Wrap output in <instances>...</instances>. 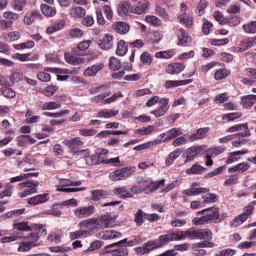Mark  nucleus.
<instances>
[{
	"label": "nucleus",
	"instance_id": "obj_1",
	"mask_svg": "<svg viewBox=\"0 0 256 256\" xmlns=\"http://www.w3.org/2000/svg\"><path fill=\"white\" fill-rule=\"evenodd\" d=\"M202 217H196L192 220L193 225H209V223H221V212L217 207L206 208L202 211H199L197 215H203Z\"/></svg>",
	"mask_w": 256,
	"mask_h": 256
},
{
	"label": "nucleus",
	"instance_id": "obj_2",
	"mask_svg": "<svg viewBox=\"0 0 256 256\" xmlns=\"http://www.w3.org/2000/svg\"><path fill=\"white\" fill-rule=\"evenodd\" d=\"M111 253L112 256H128L129 250L127 249V238L121 241L109 244L100 252V256H107Z\"/></svg>",
	"mask_w": 256,
	"mask_h": 256
},
{
	"label": "nucleus",
	"instance_id": "obj_3",
	"mask_svg": "<svg viewBox=\"0 0 256 256\" xmlns=\"http://www.w3.org/2000/svg\"><path fill=\"white\" fill-rule=\"evenodd\" d=\"M186 239L211 241L213 239V232L211 230L189 228L186 230Z\"/></svg>",
	"mask_w": 256,
	"mask_h": 256
},
{
	"label": "nucleus",
	"instance_id": "obj_4",
	"mask_svg": "<svg viewBox=\"0 0 256 256\" xmlns=\"http://www.w3.org/2000/svg\"><path fill=\"white\" fill-rule=\"evenodd\" d=\"M3 19L0 16V31H11L13 29V22L18 21L19 14L11 11H5L2 14Z\"/></svg>",
	"mask_w": 256,
	"mask_h": 256
},
{
	"label": "nucleus",
	"instance_id": "obj_5",
	"mask_svg": "<svg viewBox=\"0 0 256 256\" xmlns=\"http://www.w3.org/2000/svg\"><path fill=\"white\" fill-rule=\"evenodd\" d=\"M138 184L141 185L140 189L145 191V193H153V191H157L159 187H165V180H160L158 182H154L149 178H141L138 181Z\"/></svg>",
	"mask_w": 256,
	"mask_h": 256
},
{
	"label": "nucleus",
	"instance_id": "obj_6",
	"mask_svg": "<svg viewBox=\"0 0 256 256\" xmlns=\"http://www.w3.org/2000/svg\"><path fill=\"white\" fill-rule=\"evenodd\" d=\"M134 173H135L134 167H125V168L110 172L109 179L111 181H125V179H129V177H131V175H133Z\"/></svg>",
	"mask_w": 256,
	"mask_h": 256
},
{
	"label": "nucleus",
	"instance_id": "obj_7",
	"mask_svg": "<svg viewBox=\"0 0 256 256\" xmlns=\"http://www.w3.org/2000/svg\"><path fill=\"white\" fill-rule=\"evenodd\" d=\"M80 229H83L86 232V235L89 237L94 231H100L99 225L97 224V219L95 217L88 218L78 224Z\"/></svg>",
	"mask_w": 256,
	"mask_h": 256
},
{
	"label": "nucleus",
	"instance_id": "obj_8",
	"mask_svg": "<svg viewBox=\"0 0 256 256\" xmlns=\"http://www.w3.org/2000/svg\"><path fill=\"white\" fill-rule=\"evenodd\" d=\"M227 133H237L234 135V139L236 137H249L251 135V131H249V124H237L232 127H229Z\"/></svg>",
	"mask_w": 256,
	"mask_h": 256
},
{
	"label": "nucleus",
	"instance_id": "obj_9",
	"mask_svg": "<svg viewBox=\"0 0 256 256\" xmlns=\"http://www.w3.org/2000/svg\"><path fill=\"white\" fill-rule=\"evenodd\" d=\"M62 143L65 147L69 148V152L72 153V155H75V153L79 151V148L85 145V142L81 140V137L66 139Z\"/></svg>",
	"mask_w": 256,
	"mask_h": 256
},
{
	"label": "nucleus",
	"instance_id": "obj_10",
	"mask_svg": "<svg viewBox=\"0 0 256 256\" xmlns=\"http://www.w3.org/2000/svg\"><path fill=\"white\" fill-rule=\"evenodd\" d=\"M205 247L213 248L215 247V243L203 241V242L192 244L191 246L192 255H196V256L207 255V250L203 249Z\"/></svg>",
	"mask_w": 256,
	"mask_h": 256
},
{
	"label": "nucleus",
	"instance_id": "obj_11",
	"mask_svg": "<svg viewBox=\"0 0 256 256\" xmlns=\"http://www.w3.org/2000/svg\"><path fill=\"white\" fill-rule=\"evenodd\" d=\"M159 103H160L159 108L151 112V115H154V117H156V118L163 117V116L167 115V112L170 109L168 98L160 99Z\"/></svg>",
	"mask_w": 256,
	"mask_h": 256
},
{
	"label": "nucleus",
	"instance_id": "obj_12",
	"mask_svg": "<svg viewBox=\"0 0 256 256\" xmlns=\"http://www.w3.org/2000/svg\"><path fill=\"white\" fill-rule=\"evenodd\" d=\"M95 213V206H84L74 210V215L77 219H85V217H91Z\"/></svg>",
	"mask_w": 256,
	"mask_h": 256
},
{
	"label": "nucleus",
	"instance_id": "obj_13",
	"mask_svg": "<svg viewBox=\"0 0 256 256\" xmlns=\"http://www.w3.org/2000/svg\"><path fill=\"white\" fill-rule=\"evenodd\" d=\"M96 218V223L98 224V229L101 231V229H107L110 225H113V216L111 214L107 213L104 215H100Z\"/></svg>",
	"mask_w": 256,
	"mask_h": 256
},
{
	"label": "nucleus",
	"instance_id": "obj_14",
	"mask_svg": "<svg viewBox=\"0 0 256 256\" xmlns=\"http://www.w3.org/2000/svg\"><path fill=\"white\" fill-rule=\"evenodd\" d=\"M203 151V147L201 146H192L184 151V155L186 157L184 163H191V161L195 160V157L199 155Z\"/></svg>",
	"mask_w": 256,
	"mask_h": 256
},
{
	"label": "nucleus",
	"instance_id": "obj_15",
	"mask_svg": "<svg viewBox=\"0 0 256 256\" xmlns=\"http://www.w3.org/2000/svg\"><path fill=\"white\" fill-rule=\"evenodd\" d=\"M38 229L39 231L37 233L32 232L30 235L24 237L32 247H35V243L39 241V235H47V229H45L43 225L39 226Z\"/></svg>",
	"mask_w": 256,
	"mask_h": 256
},
{
	"label": "nucleus",
	"instance_id": "obj_16",
	"mask_svg": "<svg viewBox=\"0 0 256 256\" xmlns=\"http://www.w3.org/2000/svg\"><path fill=\"white\" fill-rule=\"evenodd\" d=\"M211 131V128L209 127H204V128H199L198 130H195L192 134L188 136V139L193 143V141H197L199 139H205L207 137V133Z\"/></svg>",
	"mask_w": 256,
	"mask_h": 256
},
{
	"label": "nucleus",
	"instance_id": "obj_17",
	"mask_svg": "<svg viewBox=\"0 0 256 256\" xmlns=\"http://www.w3.org/2000/svg\"><path fill=\"white\" fill-rule=\"evenodd\" d=\"M149 9V2L146 0H141L138 4L131 6L130 13H134L135 15H143Z\"/></svg>",
	"mask_w": 256,
	"mask_h": 256
},
{
	"label": "nucleus",
	"instance_id": "obj_18",
	"mask_svg": "<svg viewBox=\"0 0 256 256\" xmlns=\"http://www.w3.org/2000/svg\"><path fill=\"white\" fill-rule=\"evenodd\" d=\"M91 43H93V41L91 40H85L80 42L77 47L73 48L72 53H74L78 57H83V55H85V51H87V49L91 47Z\"/></svg>",
	"mask_w": 256,
	"mask_h": 256
},
{
	"label": "nucleus",
	"instance_id": "obj_19",
	"mask_svg": "<svg viewBox=\"0 0 256 256\" xmlns=\"http://www.w3.org/2000/svg\"><path fill=\"white\" fill-rule=\"evenodd\" d=\"M168 75H179L182 71H185V64L183 63H171L165 68Z\"/></svg>",
	"mask_w": 256,
	"mask_h": 256
},
{
	"label": "nucleus",
	"instance_id": "obj_20",
	"mask_svg": "<svg viewBox=\"0 0 256 256\" xmlns=\"http://www.w3.org/2000/svg\"><path fill=\"white\" fill-rule=\"evenodd\" d=\"M201 193H209V189L197 188V183H193L192 188L183 191V195H187L188 197H195L201 195Z\"/></svg>",
	"mask_w": 256,
	"mask_h": 256
},
{
	"label": "nucleus",
	"instance_id": "obj_21",
	"mask_svg": "<svg viewBox=\"0 0 256 256\" xmlns=\"http://www.w3.org/2000/svg\"><path fill=\"white\" fill-rule=\"evenodd\" d=\"M98 44L101 47V49L108 51V49H111V47H113V36L105 34L99 39Z\"/></svg>",
	"mask_w": 256,
	"mask_h": 256
},
{
	"label": "nucleus",
	"instance_id": "obj_22",
	"mask_svg": "<svg viewBox=\"0 0 256 256\" xmlns=\"http://www.w3.org/2000/svg\"><path fill=\"white\" fill-rule=\"evenodd\" d=\"M64 59L69 65H83L85 63V58L73 56L69 52L64 53Z\"/></svg>",
	"mask_w": 256,
	"mask_h": 256
},
{
	"label": "nucleus",
	"instance_id": "obj_23",
	"mask_svg": "<svg viewBox=\"0 0 256 256\" xmlns=\"http://www.w3.org/2000/svg\"><path fill=\"white\" fill-rule=\"evenodd\" d=\"M101 239H104L105 241L111 240V239H121L122 235L121 232H117L115 230H106L99 233Z\"/></svg>",
	"mask_w": 256,
	"mask_h": 256
},
{
	"label": "nucleus",
	"instance_id": "obj_24",
	"mask_svg": "<svg viewBox=\"0 0 256 256\" xmlns=\"http://www.w3.org/2000/svg\"><path fill=\"white\" fill-rule=\"evenodd\" d=\"M190 83H193V79L188 80H167L165 82V88L171 89L173 87H181L183 85H189Z\"/></svg>",
	"mask_w": 256,
	"mask_h": 256
},
{
	"label": "nucleus",
	"instance_id": "obj_25",
	"mask_svg": "<svg viewBox=\"0 0 256 256\" xmlns=\"http://www.w3.org/2000/svg\"><path fill=\"white\" fill-rule=\"evenodd\" d=\"M39 17H41V13H39V11L37 10L27 12L24 16V24L33 25V23H35V20L39 19Z\"/></svg>",
	"mask_w": 256,
	"mask_h": 256
},
{
	"label": "nucleus",
	"instance_id": "obj_26",
	"mask_svg": "<svg viewBox=\"0 0 256 256\" xmlns=\"http://www.w3.org/2000/svg\"><path fill=\"white\" fill-rule=\"evenodd\" d=\"M249 169H251V164L242 162L234 167L228 168V173H245V171H249Z\"/></svg>",
	"mask_w": 256,
	"mask_h": 256
},
{
	"label": "nucleus",
	"instance_id": "obj_27",
	"mask_svg": "<svg viewBox=\"0 0 256 256\" xmlns=\"http://www.w3.org/2000/svg\"><path fill=\"white\" fill-rule=\"evenodd\" d=\"M104 67L105 65L103 63L94 64L93 66L88 67L85 70L84 75L85 77H95V75H97V73L101 71Z\"/></svg>",
	"mask_w": 256,
	"mask_h": 256
},
{
	"label": "nucleus",
	"instance_id": "obj_28",
	"mask_svg": "<svg viewBox=\"0 0 256 256\" xmlns=\"http://www.w3.org/2000/svg\"><path fill=\"white\" fill-rule=\"evenodd\" d=\"M49 200V194H39L34 197H31L28 200L29 205H41V203H47Z\"/></svg>",
	"mask_w": 256,
	"mask_h": 256
},
{
	"label": "nucleus",
	"instance_id": "obj_29",
	"mask_svg": "<svg viewBox=\"0 0 256 256\" xmlns=\"http://www.w3.org/2000/svg\"><path fill=\"white\" fill-rule=\"evenodd\" d=\"M113 28L114 31H116V33H119L120 35H125L129 33V30L131 29L127 22H117L113 25Z\"/></svg>",
	"mask_w": 256,
	"mask_h": 256
},
{
	"label": "nucleus",
	"instance_id": "obj_30",
	"mask_svg": "<svg viewBox=\"0 0 256 256\" xmlns=\"http://www.w3.org/2000/svg\"><path fill=\"white\" fill-rule=\"evenodd\" d=\"M179 157H181V149H176L174 151H172L165 160V165L166 167H171V165H173V163H175L176 159H179Z\"/></svg>",
	"mask_w": 256,
	"mask_h": 256
},
{
	"label": "nucleus",
	"instance_id": "obj_31",
	"mask_svg": "<svg viewBox=\"0 0 256 256\" xmlns=\"http://www.w3.org/2000/svg\"><path fill=\"white\" fill-rule=\"evenodd\" d=\"M167 137L164 139V143H167V141H172V139H177L180 135H183V129L181 128H172L168 130Z\"/></svg>",
	"mask_w": 256,
	"mask_h": 256
},
{
	"label": "nucleus",
	"instance_id": "obj_32",
	"mask_svg": "<svg viewBox=\"0 0 256 256\" xmlns=\"http://www.w3.org/2000/svg\"><path fill=\"white\" fill-rule=\"evenodd\" d=\"M117 115H119V111H117V110H108V109L100 110L97 113L98 119H111V117H117Z\"/></svg>",
	"mask_w": 256,
	"mask_h": 256
},
{
	"label": "nucleus",
	"instance_id": "obj_33",
	"mask_svg": "<svg viewBox=\"0 0 256 256\" xmlns=\"http://www.w3.org/2000/svg\"><path fill=\"white\" fill-rule=\"evenodd\" d=\"M129 11H131V4H129V2H121L118 5L117 12L120 17H127L129 15Z\"/></svg>",
	"mask_w": 256,
	"mask_h": 256
},
{
	"label": "nucleus",
	"instance_id": "obj_34",
	"mask_svg": "<svg viewBox=\"0 0 256 256\" xmlns=\"http://www.w3.org/2000/svg\"><path fill=\"white\" fill-rule=\"evenodd\" d=\"M110 194L107 190H93L92 201H101V199H108Z\"/></svg>",
	"mask_w": 256,
	"mask_h": 256
},
{
	"label": "nucleus",
	"instance_id": "obj_35",
	"mask_svg": "<svg viewBox=\"0 0 256 256\" xmlns=\"http://www.w3.org/2000/svg\"><path fill=\"white\" fill-rule=\"evenodd\" d=\"M127 51H129V46H127V42H125V40L118 41L116 55H119V57H123L124 55H127Z\"/></svg>",
	"mask_w": 256,
	"mask_h": 256
},
{
	"label": "nucleus",
	"instance_id": "obj_36",
	"mask_svg": "<svg viewBox=\"0 0 256 256\" xmlns=\"http://www.w3.org/2000/svg\"><path fill=\"white\" fill-rule=\"evenodd\" d=\"M256 95H247L242 98L241 105L244 109H251L255 105Z\"/></svg>",
	"mask_w": 256,
	"mask_h": 256
},
{
	"label": "nucleus",
	"instance_id": "obj_37",
	"mask_svg": "<svg viewBox=\"0 0 256 256\" xmlns=\"http://www.w3.org/2000/svg\"><path fill=\"white\" fill-rule=\"evenodd\" d=\"M178 39H179V45H182L184 47L191 45V37H189V34H187L186 31L183 29L180 30Z\"/></svg>",
	"mask_w": 256,
	"mask_h": 256
},
{
	"label": "nucleus",
	"instance_id": "obj_38",
	"mask_svg": "<svg viewBox=\"0 0 256 256\" xmlns=\"http://www.w3.org/2000/svg\"><path fill=\"white\" fill-rule=\"evenodd\" d=\"M17 187H18V189H25V187H27V189H29L33 193H37V188L39 187V182H33V181L22 182V183L18 184Z\"/></svg>",
	"mask_w": 256,
	"mask_h": 256
},
{
	"label": "nucleus",
	"instance_id": "obj_39",
	"mask_svg": "<svg viewBox=\"0 0 256 256\" xmlns=\"http://www.w3.org/2000/svg\"><path fill=\"white\" fill-rule=\"evenodd\" d=\"M161 140L149 141L144 144H140L133 148L134 151H144L145 149H151V147H155V145H159Z\"/></svg>",
	"mask_w": 256,
	"mask_h": 256
},
{
	"label": "nucleus",
	"instance_id": "obj_40",
	"mask_svg": "<svg viewBox=\"0 0 256 256\" xmlns=\"http://www.w3.org/2000/svg\"><path fill=\"white\" fill-rule=\"evenodd\" d=\"M65 27V21L61 20L58 22H55L52 26L48 27L46 30V33L48 35H53V33H57V31H61Z\"/></svg>",
	"mask_w": 256,
	"mask_h": 256
},
{
	"label": "nucleus",
	"instance_id": "obj_41",
	"mask_svg": "<svg viewBox=\"0 0 256 256\" xmlns=\"http://www.w3.org/2000/svg\"><path fill=\"white\" fill-rule=\"evenodd\" d=\"M207 169L199 164L192 165L191 168H188L186 170L187 175H201V173H204Z\"/></svg>",
	"mask_w": 256,
	"mask_h": 256
},
{
	"label": "nucleus",
	"instance_id": "obj_42",
	"mask_svg": "<svg viewBox=\"0 0 256 256\" xmlns=\"http://www.w3.org/2000/svg\"><path fill=\"white\" fill-rule=\"evenodd\" d=\"M114 195H121V199L133 197V194L126 187H118L113 190Z\"/></svg>",
	"mask_w": 256,
	"mask_h": 256
},
{
	"label": "nucleus",
	"instance_id": "obj_43",
	"mask_svg": "<svg viewBox=\"0 0 256 256\" xmlns=\"http://www.w3.org/2000/svg\"><path fill=\"white\" fill-rule=\"evenodd\" d=\"M154 131H155V126L148 125L146 127L140 128V129H135L134 134L135 135H151V133H154Z\"/></svg>",
	"mask_w": 256,
	"mask_h": 256
},
{
	"label": "nucleus",
	"instance_id": "obj_44",
	"mask_svg": "<svg viewBox=\"0 0 256 256\" xmlns=\"http://www.w3.org/2000/svg\"><path fill=\"white\" fill-rule=\"evenodd\" d=\"M22 167H24V171H35V168H29L26 167V165H35V160L33 159V156L31 154H28L25 158L24 161L20 164Z\"/></svg>",
	"mask_w": 256,
	"mask_h": 256
},
{
	"label": "nucleus",
	"instance_id": "obj_45",
	"mask_svg": "<svg viewBox=\"0 0 256 256\" xmlns=\"http://www.w3.org/2000/svg\"><path fill=\"white\" fill-rule=\"evenodd\" d=\"M231 75V72L227 69H219L214 74V79L216 81H223V79H227Z\"/></svg>",
	"mask_w": 256,
	"mask_h": 256
},
{
	"label": "nucleus",
	"instance_id": "obj_46",
	"mask_svg": "<svg viewBox=\"0 0 256 256\" xmlns=\"http://www.w3.org/2000/svg\"><path fill=\"white\" fill-rule=\"evenodd\" d=\"M41 11H42L43 15H45L46 17H53V16L57 15V11L53 7H51L47 4L41 5Z\"/></svg>",
	"mask_w": 256,
	"mask_h": 256
},
{
	"label": "nucleus",
	"instance_id": "obj_47",
	"mask_svg": "<svg viewBox=\"0 0 256 256\" xmlns=\"http://www.w3.org/2000/svg\"><path fill=\"white\" fill-rule=\"evenodd\" d=\"M175 55V50L159 51L155 53L156 59H171Z\"/></svg>",
	"mask_w": 256,
	"mask_h": 256
},
{
	"label": "nucleus",
	"instance_id": "obj_48",
	"mask_svg": "<svg viewBox=\"0 0 256 256\" xmlns=\"http://www.w3.org/2000/svg\"><path fill=\"white\" fill-rule=\"evenodd\" d=\"M145 21L146 23H150V25H153V27H161V25H163V22L161 21V19L153 15H147L145 17Z\"/></svg>",
	"mask_w": 256,
	"mask_h": 256
},
{
	"label": "nucleus",
	"instance_id": "obj_49",
	"mask_svg": "<svg viewBox=\"0 0 256 256\" xmlns=\"http://www.w3.org/2000/svg\"><path fill=\"white\" fill-rule=\"evenodd\" d=\"M144 247L146 248L147 253H149V251H153V249H159V247L161 246V242H159L158 240H150L146 243H144Z\"/></svg>",
	"mask_w": 256,
	"mask_h": 256
},
{
	"label": "nucleus",
	"instance_id": "obj_50",
	"mask_svg": "<svg viewBox=\"0 0 256 256\" xmlns=\"http://www.w3.org/2000/svg\"><path fill=\"white\" fill-rule=\"evenodd\" d=\"M11 5L14 11H23L27 5V0H12Z\"/></svg>",
	"mask_w": 256,
	"mask_h": 256
},
{
	"label": "nucleus",
	"instance_id": "obj_51",
	"mask_svg": "<svg viewBox=\"0 0 256 256\" xmlns=\"http://www.w3.org/2000/svg\"><path fill=\"white\" fill-rule=\"evenodd\" d=\"M247 221V215L245 214H240L237 217H235L232 222H231V227H239L240 225H243Z\"/></svg>",
	"mask_w": 256,
	"mask_h": 256
},
{
	"label": "nucleus",
	"instance_id": "obj_52",
	"mask_svg": "<svg viewBox=\"0 0 256 256\" xmlns=\"http://www.w3.org/2000/svg\"><path fill=\"white\" fill-rule=\"evenodd\" d=\"M10 79L12 81V84L15 85V83L23 81V73H21V70H13L12 74L10 75Z\"/></svg>",
	"mask_w": 256,
	"mask_h": 256
},
{
	"label": "nucleus",
	"instance_id": "obj_53",
	"mask_svg": "<svg viewBox=\"0 0 256 256\" xmlns=\"http://www.w3.org/2000/svg\"><path fill=\"white\" fill-rule=\"evenodd\" d=\"M243 31H245L246 33L250 34V35H255L256 33V21H251L248 24H244L242 26Z\"/></svg>",
	"mask_w": 256,
	"mask_h": 256
},
{
	"label": "nucleus",
	"instance_id": "obj_54",
	"mask_svg": "<svg viewBox=\"0 0 256 256\" xmlns=\"http://www.w3.org/2000/svg\"><path fill=\"white\" fill-rule=\"evenodd\" d=\"M86 13L87 11H85L83 7H75L70 10V15H72L73 17H78L80 19L82 17H85Z\"/></svg>",
	"mask_w": 256,
	"mask_h": 256
},
{
	"label": "nucleus",
	"instance_id": "obj_55",
	"mask_svg": "<svg viewBox=\"0 0 256 256\" xmlns=\"http://www.w3.org/2000/svg\"><path fill=\"white\" fill-rule=\"evenodd\" d=\"M5 41H9V43H13L14 41H19L21 39V33L19 31H12L4 37Z\"/></svg>",
	"mask_w": 256,
	"mask_h": 256
},
{
	"label": "nucleus",
	"instance_id": "obj_56",
	"mask_svg": "<svg viewBox=\"0 0 256 256\" xmlns=\"http://www.w3.org/2000/svg\"><path fill=\"white\" fill-rule=\"evenodd\" d=\"M179 21L186 27H193V18L187 16V14H181L178 16Z\"/></svg>",
	"mask_w": 256,
	"mask_h": 256
},
{
	"label": "nucleus",
	"instance_id": "obj_57",
	"mask_svg": "<svg viewBox=\"0 0 256 256\" xmlns=\"http://www.w3.org/2000/svg\"><path fill=\"white\" fill-rule=\"evenodd\" d=\"M53 109H61V104L57 102H45L42 104V111H51Z\"/></svg>",
	"mask_w": 256,
	"mask_h": 256
},
{
	"label": "nucleus",
	"instance_id": "obj_58",
	"mask_svg": "<svg viewBox=\"0 0 256 256\" xmlns=\"http://www.w3.org/2000/svg\"><path fill=\"white\" fill-rule=\"evenodd\" d=\"M145 215H146V213L143 212V210H141V209L137 210V212L135 213V218H134L136 225H138L139 227H141V225H143V223H144L143 218L145 219Z\"/></svg>",
	"mask_w": 256,
	"mask_h": 256
},
{
	"label": "nucleus",
	"instance_id": "obj_59",
	"mask_svg": "<svg viewBox=\"0 0 256 256\" xmlns=\"http://www.w3.org/2000/svg\"><path fill=\"white\" fill-rule=\"evenodd\" d=\"M121 67V61L115 57H110L109 59V69L111 71H119V68Z\"/></svg>",
	"mask_w": 256,
	"mask_h": 256
},
{
	"label": "nucleus",
	"instance_id": "obj_60",
	"mask_svg": "<svg viewBox=\"0 0 256 256\" xmlns=\"http://www.w3.org/2000/svg\"><path fill=\"white\" fill-rule=\"evenodd\" d=\"M172 235V241H183L187 239L186 231L170 232Z\"/></svg>",
	"mask_w": 256,
	"mask_h": 256
},
{
	"label": "nucleus",
	"instance_id": "obj_61",
	"mask_svg": "<svg viewBox=\"0 0 256 256\" xmlns=\"http://www.w3.org/2000/svg\"><path fill=\"white\" fill-rule=\"evenodd\" d=\"M171 227L181 228L187 225V219L173 218L170 223Z\"/></svg>",
	"mask_w": 256,
	"mask_h": 256
},
{
	"label": "nucleus",
	"instance_id": "obj_62",
	"mask_svg": "<svg viewBox=\"0 0 256 256\" xmlns=\"http://www.w3.org/2000/svg\"><path fill=\"white\" fill-rule=\"evenodd\" d=\"M207 153L212 157H217V155H221V153H225V147H214L207 150Z\"/></svg>",
	"mask_w": 256,
	"mask_h": 256
},
{
	"label": "nucleus",
	"instance_id": "obj_63",
	"mask_svg": "<svg viewBox=\"0 0 256 256\" xmlns=\"http://www.w3.org/2000/svg\"><path fill=\"white\" fill-rule=\"evenodd\" d=\"M13 227L17 231H31V227L29 226V223H27V222L14 223Z\"/></svg>",
	"mask_w": 256,
	"mask_h": 256
},
{
	"label": "nucleus",
	"instance_id": "obj_64",
	"mask_svg": "<svg viewBox=\"0 0 256 256\" xmlns=\"http://www.w3.org/2000/svg\"><path fill=\"white\" fill-rule=\"evenodd\" d=\"M242 45H244L247 49H251V47H256V36L249 37L246 40L242 41Z\"/></svg>",
	"mask_w": 256,
	"mask_h": 256
}]
</instances>
